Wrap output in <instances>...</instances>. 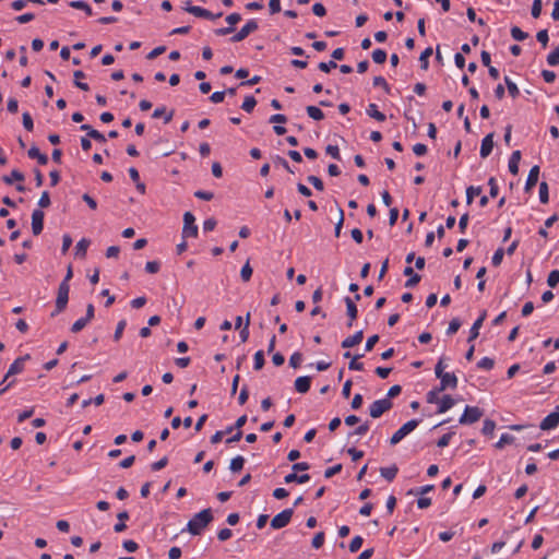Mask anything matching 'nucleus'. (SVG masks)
<instances>
[{
    "instance_id": "obj_3",
    "label": "nucleus",
    "mask_w": 559,
    "mask_h": 559,
    "mask_svg": "<svg viewBox=\"0 0 559 559\" xmlns=\"http://www.w3.org/2000/svg\"><path fill=\"white\" fill-rule=\"evenodd\" d=\"M419 425L418 419H412L407 423H405L399 430H396L393 436L391 437L390 443L392 445L397 444L401 442L406 436H408L412 431H414L417 426Z\"/></svg>"
},
{
    "instance_id": "obj_31",
    "label": "nucleus",
    "mask_w": 559,
    "mask_h": 559,
    "mask_svg": "<svg viewBox=\"0 0 559 559\" xmlns=\"http://www.w3.org/2000/svg\"><path fill=\"white\" fill-rule=\"evenodd\" d=\"M73 75H74V85L82 91H88L90 87L86 83L79 82V79L85 78L84 72H82L81 70H78L73 73Z\"/></svg>"
},
{
    "instance_id": "obj_35",
    "label": "nucleus",
    "mask_w": 559,
    "mask_h": 559,
    "mask_svg": "<svg viewBox=\"0 0 559 559\" xmlns=\"http://www.w3.org/2000/svg\"><path fill=\"white\" fill-rule=\"evenodd\" d=\"M514 441V437L508 433H502L500 436V439L495 444L497 449H502L506 444H510Z\"/></svg>"
},
{
    "instance_id": "obj_43",
    "label": "nucleus",
    "mask_w": 559,
    "mask_h": 559,
    "mask_svg": "<svg viewBox=\"0 0 559 559\" xmlns=\"http://www.w3.org/2000/svg\"><path fill=\"white\" fill-rule=\"evenodd\" d=\"M504 82L507 84L508 91L512 97H516L519 95V88L514 82H512L508 76L504 78Z\"/></svg>"
},
{
    "instance_id": "obj_2",
    "label": "nucleus",
    "mask_w": 559,
    "mask_h": 559,
    "mask_svg": "<svg viewBox=\"0 0 559 559\" xmlns=\"http://www.w3.org/2000/svg\"><path fill=\"white\" fill-rule=\"evenodd\" d=\"M69 292H70V285L66 283H60L58 287V294L56 298V309L51 313V317L57 316L58 313L62 312L68 305L69 300Z\"/></svg>"
},
{
    "instance_id": "obj_16",
    "label": "nucleus",
    "mask_w": 559,
    "mask_h": 559,
    "mask_svg": "<svg viewBox=\"0 0 559 559\" xmlns=\"http://www.w3.org/2000/svg\"><path fill=\"white\" fill-rule=\"evenodd\" d=\"M538 176H539V167L538 166L532 167L528 173L526 183H525L526 190H531L537 183Z\"/></svg>"
},
{
    "instance_id": "obj_64",
    "label": "nucleus",
    "mask_w": 559,
    "mask_h": 559,
    "mask_svg": "<svg viewBox=\"0 0 559 559\" xmlns=\"http://www.w3.org/2000/svg\"><path fill=\"white\" fill-rule=\"evenodd\" d=\"M216 226V221L214 218H207L203 223L204 231H212Z\"/></svg>"
},
{
    "instance_id": "obj_4",
    "label": "nucleus",
    "mask_w": 559,
    "mask_h": 559,
    "mask_svg": "<svg viewBox=\"0 0 559 559\" xmlns=\"http://www.w3.org/2000/svg\"><path fill=\"white\" fill-rule=\"evenodd\" d=\"M198 235V226L195 225V217L192 213L186 212L183 215V228H182V237H197Z\"/></svg>"
},
{
    "instance_id": "obj_22",
    "label": "nucleus",
    "mask_w": 559,
    "mask_h": 559,
    "mask_svg": "<svg viewBox=\"0 0 559 559\" xmlns=\"http://www.w3.org/2000/svg\"><path fill=\"white\" fill-rule=\"evenodd\" d=\"M521 159V152L514 151L509 159V170L511 174L516 175L519 173V163Z\"/></svg>"
},
{
    "instance_id": "obj_18",
    "label": "nucleus",
    "mask_w": 559,
    "mask_h": 559,
    "mask_svg": "<svg viewBox=\"0 0 559 559\" xmlns=\"http://www.w3.org/2000/svg\"><path fill=\"white\" fill-rule=\"evenodd\" d=\"M455 404V401L450 395H444L440 397V401L438 403V413L442 414L449 411L451 407H453Z\"/></svg>"
},
{
    "instance_id": "obj_54",
    "label": "nucleus",
    "mask_w": 559,
    "mask_h": 559,
    "mask_svg": "<svg viewBox=\"0 0 559 559\" xmlns=\"http://www.w3.org/2000/svg\"><path fill=\"white\" fill-rule=\"evenodd\" d=\"M537 40L545 47L548 43V32L546 29H542L536 35Z\"/></svg>"
},
{
    "instance_id": "obj_11",
    "label": "nucleus",
    "mask_w": 559,
    "mask_h": 559,
    "mask_svg": "<svg viewBox=\"0 0 559 559\" xmlns=\"http://www.w3.org/2000/svg\"><path fill=\"white\" fill-rule=\"evenodd\" d=\"M437 378L440 379L439 391H444L448 388L455 389L457 385V378L454 373L445 372Z\"/></svg>"
},
{
    "instance_id": "obj_9",
    "label": "nucleus",
    "mask_w": 559,
    "mask_h": 559,
    "mask_svg": "<svg viewBox=\"0 0 559 559\" xmlns=\"http://www.w3.org/2000/svg\"><path fill=\"white\" fill-rule=\"evenodd\" d=\"M185 10L187 12L193 14L194 16L203 17V19H209V20H214V19H217V17L222 16V13H218V14L215 15L212 12H210L209 10H206L204 8H201V7H197V5L186 7Z\"/></svg>"
},
{
    "instance_id": "obj_55",
    "label": "nucleus",
    "mask_w": 559,
    "mask_h": 559,
    "mask_svg": "<svg viewBox=\"0 0 559 559\" xmlns=\"http://www.w3.org/2000/svg\"><path fill=\"white\" fill-rule=\"evenodd\" d=\"M324 543V534L323 533H318L314 535L313 539H312V546L314 548H320Z\"/></svg>"
},
{
    "instance_id": "obj_37",
    "label": "nucleus",
    "mask_w": 559,
    "mask_h": 559,
    "mask_svg": "<svg viewBox=\"0 0 559 559\" xmlns=\"http://www.w3.org/2000/svg\"><path fill=\"white\" fill-rule=\"evenodd\" d=\"M547 62L551 67H556L559 64V47H556L548 56Z\"/></svg>"
},
{
    "instance_id": "obj_41",
    "label": "nucleus",
    "mask_w": 559,
    "mask_h": 559,
    "mask_svg": "<svg viewBox=\"0 0 559 559\" xmlns=\"http://www.w3.org/2000/svg\"><path fill=\"white\" fill-rule=\"evenodd\" d=\"M372 59L376 63H383L386 59V52L382 49H376L372 52Z\"/></svg>"
},
{
    "instance_id": "obj_28",
    "label": "nucleus",
    "mask_w": 559,
    "mask_h": 559,
    "mask_svg": "<svg viewBox=\"0 0 559 559\" xmlns=\"http://www.w3.org/2000/svg\"><path fill=\"white\" fill-rule=\"evenodd\" d=\"M2 179L7 185H12L13 181H23L24 175L20 170L13 169L9 176H4Z\"/></svg>"
},
{
    "instance_id": "obj_10",
    "label": "nucleus",
    "mask_w": 559,
    "mask_h": 559,
    "mask_svg": "<svg viewBox=\"0 0 559 559\" xmlns=\"http://www.w3.org/2000/svg\"><path fill=\"white\" fill-rule=\"evenodd\" d=\"M44 216V212L40 210H34L32 213V231L35 236L43 231Z\"/></svg>"
},
{
    "instance_id": "obj_14",
    "label": "nucleus",
    "mask_w": 559,
    "mask_h": 559,
    "mask_svg": "<svg viewBox=\"0 0 559 559\" xmlns=\"http://www.w3.org/2000/svg\"><path fill=\"white\" fill-rule=\"evenodd\" d=\"M492 147H493V135L490 133V134L486 135L481 141L480 156L483 158L487 157L491 153Z\"/></svg>"
},
{
    "instance_id": "obj_23",
    "label": "nucleus",
    "mask_w": 559,
    "mask_h": 559,
    "mask_svg": "<svg viewBox=\"0 0 559 559\" xmlns=\"http://www.w3.org/2000/svg\"><path fill=\"white\" fill-rule=\"evenodd\" d=\"M309 479H310V476L308 474H302V475L298 476L296 473H290V474L286 475L284 478L286 484H290L294 481H297L299 484H305V483L309 481Z\"/></svg>"
},
{
    "instance_id": "obj_12",
    "label": "nucleus",
    "mask_w": 559,
    "mask_h": 559,
    "mask_svg": "<svg viewBox=\"0 0 559 559\" xmlns=\"http://www.w3.org/2000/svg\"><path fill=\"white\" fill-rule=\"evenodd\" d=\"M559 425V411L550 413L540 423L542 430H550Z\"/></svg>"
},
{
    "instance_id": "obj_46",
    "label": "nucleus",
    "mask_w": 559,
    "mask_h": 559,
    "mask_svg": "<svg viewBox=\"0 0 559 559\" xmlns=\"http://www.w3.org/2000/svg\"><path fill=\"white\" fill-rule=\"evenodd\" d=\"M539 200L542 203L548 202V187L546 182H542L539 186Z\"/></svg>"
},
{
    "instance_id": "obj_63",
    "label": "nucleus",
    "mask_w": 559,
    "mask_h": 559,
    "mask_svg": "<svg viewBox=\"0 0 559 559\" xmlns=\"http://www.w3.org/2000/svg\"><path fill=\"white\" fill-rule=\"evenodd\" d=\"M35 15L33 13H24L22 15H19L16 17V21L20 23V24H25V23H28L31 22L32 20H34Z\"/></svg>"
},
{
    "instance_id": "obj_59",
    "label": "nucleus",
    "mask_w": 559,
    "mask_h": 559,
    "mask_svg": "<svg viewBox=\"0 0 559 559\" xmlns=\"http://www.w3.org/2000/svg\"><path fill=\"white\" fill-rule=\"evenodd\" d=\"M198 199L210 201L213 199V193L210 191L199 190L194 193Z\"/></svg>"
},
{
    "instance_id": "obj_45",
    "label": "nucleus",
    "mask_w": 559,
    "mask_h": 559,
    "mask_svg": "<svg viewBox=\"0 0 559 559\" xmlns=\"http://www.w3.org/2000/svg\"><path fill=\"white\" fill-rule=\"evenodd\" d=\"M543 3L542 0H534L532 5V16L538 19L542 13Z\"/></svg>"
},
{
    "instance_id": "obj_34",
    "label": "nucleus",
    "mask_w": 559,
    "mask_h": 559,
    "mask_svg": "<svg viewBox=\"0 0 559 559\" xmlns=\"http://www.w3.org/2000/svg\"><path fill=\"white\" fill-rule=\"evenodd\" d=\"M380 472H381V475L385 479L392 480L397 474V467L396 466L383 467V468H381Z\"/></svg>"
},
{
    "instance_id": "obj_7",
    "label": "nucleus",
    "mask_w": 559,
    "mask_h": 559,
    "mask_svg": "<svg viewBox=\"0 0 559 559\" xmlns=\"http://www.w3.org/2000/svg\"><path fill=\"white\" fill-rule=\"evenodd\" d=\"M293 513V509H285L278 514H276L271 521L272 528L280 530L282 527H285L290 522Z\"/></svg>"
},
{
    "instance_id": "obj_20",
    "label": "nucleus",
    "mask_w": 559,
    "mask_h": 559,
    "mask_svg": "<svg viewBox=\"0 0 559 559\" xmlns=\"http://www.w3.org/2000/svg\"><path fill=\"white\" fill-rule=\"evenodd\" d=\"M295 389L299 393H306L310 389V377H298L295 380Z\"/></svg>"
},
{
    "instance_id": "obj_24",
    "label": "nucleus",
    "mask_w": 559,
    "mask_h": 559,
    "mask_svg": "<svg viewBox=\"0 0 559 559\" xmlns=\"http://www.w3.org/2000/svg\"><path fill=\"white\" fill-rule=\"evenodd\" d=\"M404 274L406 276H409V278L405 283L406 287H413L420 281V276L418 274H415L414 270L411 266H407L404 270Z\"/></svg>"
},
{
    "instance_id": "obj_56",
    "label": "nucleus",
    "mask_w": 559,
    "mask_h": 559,
    "mask_svg": "<svg viewBox=\"0 0 559 559\" xmlns=\"http://www.w3.org/2000/svg\"><path fill=\"white\" fill-rule=\"evenodd\" d=\"M225 95H226V92H224V91L223 92H214L211 95L210 99H211L212 103L218 104V103H222L224 100Z\"/></svg>"
},
{
    "instance_id": "obj_15",
    "label": "nucleus",
    "mask_w": 559,
    "mask_h": 559,
    "mask_svg": "<svg viewBox=\"0 0 559 559\" xmlns=\"http://www.w3.org/2000/svg\"><path fill=\"white\" fill-rule=\"evenodd\" d=\"M485 319H486V311H483L480 317L474 322V324L471 328L469 337H468L469 343L479 335V330H480Z\"/></svg>"
},
{
    "instance_id": "obj_27",
    "label": "nucleus",
    "mask_w": 559,
    "mask_h": 559,
    "mask_svg": "<svg viewBox=\"0 0 559 559\" xmlns=\"http://www.w3.org/2000/svg\"><path fill=\"white\" fill-rule=\"evenodd\" d=\"M153 118L155 119H158V118H162L164 117L165 119V123H168L171 121L173 119V111L170 112H166V108L165 107H157L154 111H153V115H152Z\"/></svg>"
},
{
    "instance_id": "obj_21",
    "label": "nucleus",
    "mask_w": 559,
    "mask_h": 559,
    "mask_svg": "<svg viewBox=\"0 0 559 559\" xmlns=\"http://www.w3.org/2000/svg\"><path fill=\"white\" fill-rule=\"evenodd\" d=\"M28 157L29 158H34V159H37V162L40 164V165H46L48 163V157L47 155L40 153V151L38 150V147L36 146H32L28 152Z\"/></svg>"
},
{
    "instance_id": "obj_58",
    "label": "nucleus",
    "mask_w": 559,
    "mask_h": 559,
    "mask_svg": "<svg viewBox=\"0 0 559 559\" xmlns=\"http://www.w3.org/2000/svg\"><path fill=\"white\" fill-rule=\"evenodd\" d=\"M360 357H362V355H358V356H356V357H354L352 359V361L349 362V369H352V370H362L364 365L358 361V359Z\"/></svg>"
},
{
    "instance_id": "obj_62",
    "label": "nucleus",
    "mask_w": 559,
    "mask_h": 559,
    "mask_svg": "<svg viewBox=\"0 0 559 559\" xmlns=\"http://www.w3.org/2000/svg\"><path fill=\"white\" fill-rule=\"evenodd\" d=\"M502 259H503V250L498 249L492 255V259H491L492 264L496 266L499 265L501 263Z\"/></svg>"
},
{
    "instance_id": "obj_38",
    "label": "nucleus",
    "mask_w": 559,
    "mask_h": 559,
    "mask_svg": "<svg viewBox=\"0 0 559 559\" xmlns=\"http://www.w3.org/2000/svg\"><path fill=\"white\" fill-rule=\"evenodd\" d=\"M442 391H439V388L431 390L427 393V402L430 404H438L440 401V393Z\"/></svg>"
},
{
    "instance_id": "obj_40",
    "label": "nucleus",
    "mask_w": 559,
    "mask_h": 559,
    "mask_svg": "<svg viewBox=\"0 0 559 559\" xmlns=\"http://www.w3.org/2000/svg\"><path fill=\"white\" fill-rule=\"evenodd\" d=\"M87 323H88L87 319H85V318H80V319H78V320L72 324V326H71V331H72L73 333H78V332H80L81 330H83V329L86 326V324H87Z\"/></svg>"
},
{
    "instance_id": "obj_1",
    "label": "nucleus",
    "mask_w": 559,
    "mask_h": 559,
    "mask_svg": "<svg viewBox=\"0 0 559 559\" xmlns=\"http://www.w3.org/2000/svg\"><path fill=\"white\" fill-rule=\"evenodd\" d=\"M212 512L211 509L202 510L197 513L188 523V530L192 535H199L206 527V525L212 521Z\"/></svg>"
},
{
    "instance_id": "obj_33",
    "label": "nucleus",
    "mask_w": 559,
    "mask_h": 559,
    "mask_svg": "<svg viewBox=\"0 0 559 559\" xmlns=\"http://www.w3.org/2000/svg\"><path fill=\"white\" fill-rule=\"evenodd\" d=\"M481 193L480 187H468L466 189V201L468 204H471L475 197L479 195Z\"/></svg>"
},
{
    "instance_id": "obj_25",
    "label": "nucleus",
    "mask_w": 559,
    "mask_h": 559,
    "mask_svg": "<svg viewBox=\"0 0 559 559\" xmlns=\"http://www.w3.org/2000/svg\"><path fill=\"white\" fill-rule=\"evenodd\" d=\"M366 112L369 117L378 120V121H384L385 120V116L384 114L380 112L378 110V107L376 104H369L367 109H366Z\"/></svg>"
},
{
    "instance_id": "obj_49",
    "label": "nucleus",
    "mask_w": 559,
    "mask_h": 559,
    "mask_svg": "<svg viewBox=\"0 0 559 559\" xmlns=\"http://www.w3.org/2000/svg\"><path fill=\"white\" fill-rule=\"evenodd\" d=\"M445 358L444 357H441L438 361V364L436 365V368H435V373L437 377L445 373L444 372V369L447 368V364H445Z\"/></svg>"
},
{
    "instance_id": "obj_42",
    "label": "nucleus",
    "mask_w": 559,
    "mask_h": 559,
    "mask_svg": "<svg viewBox=\"0 0 559 559\" xmlns=\"http://www.w3.org/2000/svg\"><path fill=\"white\" fill-rule=\"evenodd\" d=\"M126 325H127V321L126 320H120L116 326V331H115V334H114V340L117 342L121 338L122 336V333L126 329Z\"/></svg>"
},
{
    "instance_id": "obj_50",
    "label": "nucleus",
    "mask_w": 559,
    "mask_h": 559,
    "mask_svg": "<svg viewBox=\"0 0 559 559\" xmlns=\"http://www.w3.org/2000/svg\"><path fill=\"white\" fill-rule=\"evenodd\" d=\"M362 545V538L360 536H356L352 539L349 544V550L352 552H356Z\"/></svg>"
},
{
    "instance_id": "obj_17",
    "label": "nucleus",
    "mask_w": 559,
    "mask_h": 559,
    "mask_svg": "<svg viewBox=\"0 0 559 559\" xmlns=\"http://www.w3.org/2000/svg\"><path fill=\"white\" fill-rule=\"evenodd\" d=\"M345 304H346L347 316L349 317L348 326H352L353 321L357 318V313H358L357 307H356L355 302L349 297L345 298Z\"/></svg>"
},
{
    "instance_id": "obj_5",
    "label": "nucleus",
    "mask_w": 559,
    "mask_h": 559,
    "mask_svg": "<svg viewBox=\"0 0 559 559\" xmlns=\"http://www.w3.org/2000/svg\"><path fill=\"white\" fill-rule=\"evenodd\" d=\"M483 416V412L476 406H466L459 419L461 425L474 424Z\"/></svg>"
},
{
    "instance_id": "obj_53",
    "label": "nucleus",
    "mask_w": 559,
    "mask_h": 559,
    "mask_svg": "<svg viewBox=\"0 0 559 559\" xmlns=\"http://www.w3.org/2000/svg\"><path fill=\"white\" fill-rule=\"evenodd\" d=\"M38 205L40 207H48L50 205V197L47 191H44L38 200Z\"/></svg>"
},
{
    "instance_id": "obj_48",
    "label": "nucleus",
    "mask_w": 559,
    "mask_h": 559,
    "mask_svg": "<svg viewBox=\"0 0 559 559\" xmlns=\"http://www.w3.org/2000/svg\"><path fill=\"white\" fill-rule=\"evenodd\" d=\"M478 368L490 370L493 367V360L488 357H484L478 361Z\"/></svg>"
},
{
    "instance_id": "obj_57",
    "label": "nucleus",
    "mask_w": 559,
    "mask_h": 559,
    "mask_svg": "<svg viewBox=\"0 0 559 559\" xmlns=\"http://www.w3.org/2000/svg\"><path fill=\"white\" fill-rule=\"evenodd\" d=\"M88 136L100 143L106 142L105 135L97 130H91V132H88Z\"/></svg>"
},
{
    "instance_id": "obj_32",
    "label": "nucleus",
    "mask_w": 559,
    "mask_h": 559,
    "mask_svg": "<svg viewBox=\"0 0 559 559\" xmlns=\"http://www.w3.org/2000/svg\"><path fill=\"white\" fill-rule=\"evenodd\" d=\"M307 114L309 115L310 118L314 120H321L324 117L323 111L316 106H308Z\"/></svg>"
},
{
    "instance_id": "obj_30",
    "label": "nucleus",
    "mask_w": 559,
    "mask_h": 559,
    "mask_svg": "<svg viewBox=\"0 0 559 559\" xmlns=\"http://www.w3.org/2000/svg\"><path fill=\"white\" fill-rule=\"evenodd\" d=\"M245 465V459L241 455H237L234 457L230 462V471L236 473L240 472L243 468Z\"/></svg>"
},
{
    "instance_id": "obj_51",
    "label": "nucleus",
    "mask_w": 559,
    "mask_h": 559,
    "mask_svg": "<svg viewBox=\"0 0 559 559\" xmlns=\"http://www.w3.org/2000/svg\"><path fill=\"white\" fill-rule=\"evenodd\" d=\"M23 126L27 131H32L34 128L32 116L28 112L23 114Z\"/></svg>"
},
{
    "instance_id": "obj_8",
    "label": "nucleus",
    "mask_w": 559,
    "mask_h": 559,
    "mask_svg": "<svg viewBox=\"0 0 559 559\" xmlns=\"http://www.w3.org/2000/svg\"><path fill=\"white\" fill-rule=\"evenodd\" d=\"M29 358H31V356L28 354H26L25 356L19 357L17 359H15L9 367V370H8L7 374L4 376L2 383L5 382L11 376L21 373L24 370V362L26 360H28Z\"/></svg>"
},
{
    "instance_id": "obj_52",
    "label": "nucleus",
    "mask_w": 559,
    "mask_h": 559,
    "mask_svg": "<svg viewBox=\"0 0 559 559\" xmlns=\"http://www.w3.org/2000/svg\"><path fill=\"white\" fill-rule=\"evenodd\" d=\"M302 361V356L300 353H294L289 358V365L293 368H297Z\"/></svg>"
},
{
    "instance_id": "obj_60",
    "label": "nucleus",
    "mask_w": 559,
    "mask_h": 559,
    "mask_svg": "<svg viewBox=\"0 0 559 559\" xmlns=\"http://www.w3.org/2000/svg\"><path fill=\"white\" fill-rule=\"evenodd\" d=\"M134 461H135V456H134V455H130V456H128V457L123 459V460L119 463V466H120L121 468H129V467H131V466L133 465Z\"/></svg>"
},
{
    "instance_id": "obj_29",
    "label": "nucleus",
    "mask_w": 559,
    "mask_h": 559,
    "mask_svg": "<svg viewBox=\"0 0 559 559\" xmlns=\"http://www.w3.org/2000/svg\"><path fill=\"white\" fill-rule=\"evenodd\" d=\"M70 7L73 9L83 10V11H85V13L87 15L93 14L92 8L85 1H82V0L71 1Z\"/></svg>"
},
{
    "instance_id": "obj_39",
    "label": "nucleus",
    "mask_w": 559,
    "mask_h": 559,
    "mask_svg": "<svg viewBox=\"0 0 559 559\" xmlns=\"http://www.w3.org/2000/svg\"><path fill=\"white\" fill-rule=\"evenodd\" d=\"M559 283V270H554L549 273L547 278V284L549 287L554 288Z\"/></svg>"
},
{
    "instance_id": "obj_26",
    "label": "nucleus",
    "mask_w": 559,
    "mask_h": 559,
    "mask_svg": "<svg viewBox=\"0 0 559 559\" xmlns=\"http://www.w3.org/2000/svg\"><path fill=\"white\" fill-rule=\"evenodd\" d=\"M90 243L91 241L88 239L82 238L75 246V255L85 258Z\"/></svg>"
},
{
    "instance_id": "obj_47",
    "label": "nucleus",
    "mask_w": 559,
    "mask_h": 559,
    "mask_svg": "<svg viewBox=\"0 0 559 559\" xmlns=\"http://www.w3.org/2000/svg\"><path fill=\"white\" fill-rule=\"evenodd\" d=\"M460 326H461V322L459 319L451 320L449 328L447 330V334L453 335L454 333H456L459 331Z\"/></svg>"
},
{
    "instance_id": "obj_19",
    "label": "nucleus",
    "mask_w": 559,
    "mask_h": 559,
    "mask_svg": "<svg viewBox=\"0 0 559 559\" xmlns=\"http://www.w3.org/2000/svg\"><path fill=\"white\" fill-rule=\"evenodd\" d=\"M364 334L362 331L356 332L354 335L348 336L342 342V346L345 348L353 347L357 344H359L362 341Z\"/></svg>"
},
{
    "instance_id": "obj_13",
    "label": "nucleus",
    "mask_w": 559,
    "mask_h": 559,
    "mask_svg": "<svg viewBox=\"0 0 559 559\" xmlns=\"http://www.w3.org/2000/svg\"><path fill=\"white\" fill-rule=\"evenodd\" d=\"M245 426V415L236 420V431L226 438V443L238 442L242 438L241 427Z\"/></svg>"
},
{
    "instance_id": "obj_6",
    "label": "nucleus",
    "mask_w": 559,
    "mask_h": 559,
    "mask_svg": "<svg viewBox=\"0 0 559 559\" xmlns=\"http://www.w3.org/2000/svg\"><path fill=\"white\" fill-rule=\"evenodd\" d=\"M392 407V402L389 399H381L374 401L369 409L372 418H379L383 413Z\"/></svg>"
},
{
    "instance_id": "obj_44",
    "label": "nucleus",
    "mask_w": 559,
    "mask_h": 559,
    "mask_svg": "<svg viewBox=\"0 0 559 559\" xmlns=\"http://www.w3.org/2000/svg\"><path fill=\"white\" fill-rule=\"evenodd\" d=\"M160 263L158 261H148L145 264V271L150 274H155L159 271Z\"/></svg>"
},
{
    "instance_id": "obj_36",
    "label": "nucleus",
    "mask_w": 559,
    "mask_h": 559,
    "mask_svg": "<svg viewBox=\"0 0 559 559\" xmlns=\"http://www.w3.org/2000/svg\"><path fill=\"white\" fill-rule=\"evenodd\" d=\"M511 35H512L513 39L519 40V41H522V40H524V39H526L528 37V34L523 32L518 26H513L511 28Z\"/></svg>"
},
{
    "instance_id": "obj_61",
    "label": "nucleus",
    "mask_w": 559,
    "mask_h": 559,
    "mask_svg": "<svg viewBox=\"0 0 559 559\" xmlns=\"http://www.w3.org/2000/svg\"><path fill=\"white\" fill-rule=\"evenodd\" d=\"M167 463H168V459L166 456H164L159 461L154 462L151 467L153 471H159V469L164 468L167 465Z\"/></svg>"
}]
</instances>
